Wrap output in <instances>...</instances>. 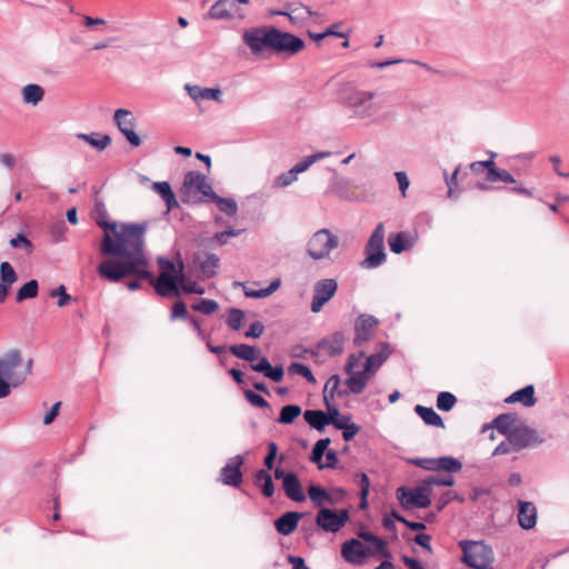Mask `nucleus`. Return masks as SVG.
I'll return each instance as SVG.
<instances>
[{
    "instance_id": "nucleus-1",
    "label": "nucleus",
    "mask_w": 569,
    "mask_h": 569,
    "mask_svg": "<svg viewBox=\"0 0 569 569\" xmlns=\"http://www.w3.org/2000/svg\"><path fill=\"white\" fill-rule=\"evenodd\" d=\"M96 221L103 230L100 251L107 257L98 267L99 274L111 282L134 277L127 287L130 291L138 290L142 280V226L110 221L100 211Z\"/></svg>"
},
{
    "instance_id": "nucleus-2",
    "label": "nucleus",
    "mask_w": 569,
    "mask_h": 569,
    "mask_svg": "<svg viewBox=\"0 0 569 569\" xmlns=\"http://www.w3.org/2000/svg\"><path fill=\"white\" fill-rule=\"evenodd\" d=\"M242 41L253 56L269 51L276 56L293 57L306 47L301 38L272 26L246 29L242 33Z\"/></svg>"
},
{
    "instance_id": "nucleus-3",
    "label": "nucleus",
    "mask_w": 569,
    "mask_h": 569,
    "mask_svg": "<svg viewBox=\"0 0 569 569\" xmlns=\"http://www.w3.org/2000/svg\"><path fill=\"white\" fill-rule=\"evenodd\" d=\"M159 276L154 284L156 292L161 297H178L180 292L203 295L204 288L196 281L189 280L184 274L183 261L177 262L166 258H158Z\"/></svg>"
},
{
    "instance_id": "nucleus-4",
    "label": "nucleus",
    "mask_w": 569,
    "mask_h": 569,
    "mask_svg": "<svg viewBox=\"0 0 569 569\" xmlns=\"http://www.w3.org/2000/svg\"><path fill=\"white\" fill-rule=\"evenodd\" d=\"M32 370V359H23L17 349L0 356V399L24 382Z\"/></svg>"
},
{
    "instance_id": "nucleus-5",
    "label": "nucleus",
    "mask_w": 569,
    "mask_h": 569,
    "mask_svg": "<svg viewBox=\"0 0 569 569\" xmlns=\"http://www.w3.org/2000/svg\"><path fill=\"white\" fill-rule=\"evenodd\" d=\"M378 96L376 91L352 89L343 97L342 102L357 119L377 122L388 119L387 113L378 114L380 102L375 101Z\"/></svg>"
},
{
    "instance_id": "nucleus-6",
    "label": "nucleus",
    "mask_w": 569,
    "mask_h": 569,
    "mask_svg": "<svg viewBox=\"0 0 569 569\" xmlns=\"http://www.w3.org/2000/svg\"><path fill=\"white\" fill-rule=\"evenodd\" d=\"M180 196L184 203L196 204L210 200L214 191L206 174L191 170L183 177Z\"/></svg>"
},
{
    "instance_id": "nucleus-7",
    "label": "nucleus",
    "mask_w": 569,
    "mask_h": 569,
    "mask_svg": "<svg viewBox=\"0 0 569 569\" xmlns=\"http://www.w3.org/2000/svg\"><path fill=\"white\" fill-rule=\"evenodd\" d=\"M431 489L427 479H423L417 487L408 488L401 486L397 489L396 495L400 505L405 509H425L431 506Z\"/></svg>"
},
{
    "instance_id": "nucleus-8",
    "label": "nucleus",
    "mask_w": 569,
    "mask_h": 569,
    "mask_svg": "<svg viewBox=\"0 0 569 569\" xmlns=\"http://www.w3.org/2000/svg\"><path fill=\"white\" fill-rule=\"evenodd\" d=\"M385 236L386 229L382 222L378 223L369 237L365 253L366 258L361 261L360 266L365 269H376L385 263L387 254L385 251Z\"/></svg>"
},
{
    "instance_id": "nucleus-9",
    "label": "nucleus",
    "mask_w": 569,
    "mask_h": 569,
    "mask_svg": "<svg viewBox=\"0 0 569 569\" xmlns=\"http://www.w3.org/2000/svg\"><path fill=\"white\" fill-rule=\"evenodd\" d=\"M339 246V238L329 229L316 231L307 242L308 256L318 261L329 259L333 249Z\"/></svg>"
},
{
    "instance_id": "nucleus-10",
    "label": "nucleus",
    "mask_w": 569,
    "mask_h": 569,
    "mask_svg": "<svg viewBox=\"0 0 569 569\" xmlns=\"http://www.w3.org/2000/svg\"><path fill=\"white\" fill-rule=\"evenodd\" d=\"M463 562L473 569H489L493 556L492 550L482 541L461 542Z\"/></svg>"
},
{
    "instance_id": "nucleus-11",
    "label": "nucleus",
    "mask_w": 569,
    "mask_h": 569,
    "mask_svg": "<svg viewBox=\"0 0 569 569\" xmlns=\"http://www.w3.org/2000/svg\"><path fill=\"white\" fill-rule=\"evenodd\" d=\"M331 156L330 151H320L307 156L303 160L297 162L290 170L277 176L272 182L276 189L287 188L298 180V174L307 171L313 163Z\"/></svg>"
},
{
    "instance_id": "nucleus-12",
    "label": "nucleus",
    "mask_w": 569,
    "mask_h": 569,
    "mask_svg": "<svg viewBox=\"0 0 569 569\" xmlns=\"http://www.w3.org/2000/svg\"><path fill=\"white\" fill-rule=\"evenodd\" d=\"M349 520V512L346 509L333 510L329 508L319 509L316 516V525L326 532H338Z\"/></svg>"
},
{
    "instance_id": "nucleus-13",
    "label": "nucleus",
    "mask_w": 569,
    "mask_h": 569,
    "mask_svg": "<svg viewBox=\"0 0 569 569\" xmlns=\"http://www.w3.org/2000/svg\"><path fill=\"white\" fill-rule=\"evenodd\" d=\"M338 290V282L332 278L321 279L315 283L313 296L310 309L313 313L322 310L323 306L329 302Z\"/></svg>"
},
{
    "instance_id": "nucleus-14",
    "label": "nucleus",
    "mask_w": 569,
    "mask_h": 569,
    "mask_svg": "<svg viewBox=\"0 0 569 569\" xmlns=\"http://www.w3.org/2000/svg\"><path fill=\"white\" fill-rule=\"evenodd\" d=\"M114 122L120 132L126 137L129 143L139 147L141 143L139 134L136 132L137 120L131 111L127 109H118L114 112Z\"/></svg>"
},
{
    "instance_id": "nucleus-15",
    "label": "nucleus",
    "mask_w": 569,
    "mask_h": 569,
    "mask_svg": "<svg viewBox=\"0 0 569 569\" xmlns=\"http://www.w3.org/2000/svg\"><path fill=\"white\" fill-rule=\"evenodd\" d=\"M510 438L517 451L536 447L543 442L537 430L526 425L516 426L510 433Z\"/></svg>"
},
{
    "instance_id": "nucleus-16",
    "label": "nucleus",
    "mask_w": 569,
    "mask_h": 569,
    "mask_svg": "<svg viewBox=\"0 0 569 569\" xmlns=\"http://www.w3.org/2000/svg\"><path fill=\"white\" fill-rule=\"evenodd\" d=\"M244 459L241 455H237L228 460L220 471V481L226 486L238 488L242 482L241 466Z\"/></svg>"
},
{
    "instance_id": "nucleus-17",
    "label": "nucleus",
    "mask_w": 569,
    "mask_h": 569,
    "mask_svg": "<svg viewBox=\"0 0 569 569\" xmlns=\"http://www.w3.org/2000/svg\"><path fill=\"white\" fill-rule=\"evenodd\" d=\"M371 555V549L366 548L358 539H350L342 543L341 556L351 565H361Z\"/></svg>"
},
{
    "instance_id": "nucleus-18",
    "label": "nucleus",
    "mask_w": 569,
    "mask_h": 569,
    "mask_svg": "<svg viewBox=\"0 0 569 569\" xmlns=\"http://www.w3.org/2000/svg\"><path fill=\"white\" fill-rule=\"evenodd\" d=\"M378 325V320L370 315H361L355 322V339L353 343L357 347L362 346L367 342L373 333L375 328Z\"/></svg>"
},
{
    "instance_id": "nucleus-19",
    "label": "nucleus",
    "mask_w": 569,
    "mask_h": 569,
    "mask_svg": "<svg viewBox=\"0 0 569 569\" xmlns=\"http://www.w3.org/2000/svg\"><path fill=\"white\" fill-rule=\"evenodd\" d=\"M416 242L417 236L408 231L390 234L388 239L390 250L397 254L412 249Z\"/></svg>"
},
{
    "instance_id": "nucleus-20",
    "label": "nucleus",
    "mask_w": 569,
    "mask_h": 569,
    "mask_svg": "<svg viewBox=\"0 0 569 569\" xmlns=\"http://www.w3.org/2000/svg\"><path fill=\"white\" fill-rule=\"evenodd\" d=\"M518 523L525 530H530L537 525V508L532 502L518 501Z\"/></svg>"
},
{
    "instance_id": "nucleus-21",
    "label": "nucleus",
    "mask_w": 569,
    "mask_h": 569,
    "mask_svg": "<svg viewBox=\"0 0 569 569\" xmlns=\"http://www.w3.org/2000/svg\"><path fill=\"white\" fill-rule=\"evenodd\" d=\"M150 188L163 200L166 204V213L179 208V202L168 181L152 182Z\"/></svg>"
},
{
    "instance_id": "nucleus-22",
    "label": "nucleus",
    "mask_w": 569,
    "mask_h": 569,
    "mask_svg": "<svg viewBox=\"0 0 569 569\" xmlns=\"http://www.w3.org/2000/svg\"><path fill=\"white\" fill-rule=\"evenodd\" d=\"M18 280V276L8 261L0 263V303H2L11 289Z\"/></svg>"
},
{
    "instance_id": "nucleus-23",
    "label": "nucleus",
    "mask_w": 569,
    "mask_h": 569,
    "mask_svg": "<svg viewBox=\"0 0 569 569\" xmlns=\"http://www.w3.org/2000/svg\"><path fill=\"white\" fill-rule=\"evenodd\" d=\"M204 278H212L219 268V257L214 253H197L193 258Z\"/></svg>"
},
{
    "instance_id": "nucleus-24",
    "label": "nucleus",
    "mask_w": 569,
    "mask_h": 569,
    "mask_svg": "<svg viewBox=\"0 0 569 569\" xmlns=\"http://www.w3.org/2000/svg\"><path fill=\"white\" fill-rule=\"evenodd\" d=\"M302 516V513L297 511L284 512L274 521V528L280 535L289 536L297 529Z\"/></svg>"
},
{
    "instance_id": "nucleus-25",
    "label": "nucleus",
    "mask_w": 569,
    "mask_h": 569,
    "mask_svg": "<svg viewBox=\"0 0 569 569\" xmlns=\"http://www.w3.org/2000/svg\"><path fill=\"white\" fill-rule=\"evenodd\" d=\"M184 90L196 102H199L200 100H213L220 102L222 97L219 88H201L199 86L187 83L184 86Z\"/></svg>"
},
{
    "instance_id": "nucleus-26",
    "label": "nucleus",
    "mask_w": 569,
    "mask_h": 569,
    "mask_svg": "<svg viewBox=\"0 0 569 569\" xmlns=\"http://www.w3.org/2000/svg\"><path fill=\"white\" fill-rule=\"evenodd\" d=\"M345 341L343 333L336 331L329 337L322 339L319 342L318 348L329 356H338L343 351Z\"/></svg>"
},
{
    "instance_id": "nucleus-27",
    "label": "nucleus",
    "mask_w": 569,
    "mask_h": 569,
    "mask_svg": "<svg viewBox=\"0 0 569 569\" xmlns=\"http://www.w3.org/2000/svg\"><path fill=\"white\" fill-rule=\"evenodd\" d=\"M286 496L295 502H302L306 500L302 486L299 478L293 472H288L282 485Z\"/></svg>"
},
{
    "instance_id": "nucleus-28",
    "label": "nucleus",
    "mask_w": 569,
    "mask_h": 569,
    "mask_svg": "<svg viewBox=\"0 0 569 569\" xmlns=\"http://www.w3.org/2000/svg\"><path fill=\"white\" fill-rule=\"evenodd\" d=\"M250 367L274 382H280L283 379L282 366L272 367L266 357H261L257 363H251Z\"/></svg>"
},
{
    "instance_id": "nucleus-29",
    "label": "nucleus",
    "mask_w": 569,
    "mask_h": 569,
    "mask_svg": "<svg viewBox=\"0 0 569 569\" xmlns=\"http://www.w3.org/2000/svg\"><path fill=\"white\" fill-rule=\"evenodd\" d=\"M238 8L234 7V0H218L209 10V16L217 20L232 19Z\"/></svg>"
},
{
    "instance_id": "nucleus-30",
    "label": "nucleus",
    "mask_w": 569,
    "mask_h": 569,
    "mask_svg": "<svg viewBox=\"0 0 569 569\" xmlns=\"http://www.w3.org/2000/svg\"><path fill=\"white\" fill-rule=\"evenodd\" d=\"M347 375L349 376L348 379L346 380V385L348 387V395H360L365 390L371 377V375L365 369L361 371H351L350 373Z\"/></svg>"
},
{
    "instance_id": "nucleus-31",
    "label": "nucleus",
    "mask_w": 569,
    "mask_h": 569,
    "mask_svg": "<svg viewBox=\"0 0 569 569\" xmlns=\"http://www.w3.org/2000/svg\"><path fill=\"white\" fill-rule=\"evenodd\" d=\"M308 496L316 507L325 508L326 505L333 506L337 499L319 485H311L308 488Z\"/></svg>"
},
{
    "instance_id": "nucleus-32",
    "label": "nucleus",
    "mask_w": 569,
    "mask_h": 569,
    "mask_svg": "<svg viewBox=\"0 0 569 569\" xmlns=\"http://www.w3.org/2000/svg\"><path fill=\"white\" fill-rule=\"evenodd\" d=\"M21 97L24 104L36 107L42 101L44 90L37 83H29L21 88Z\"/></svg>"
},
{
    "instance_id": "nucleus-33",
    "label": "nucleus",
    "mask_w": 569,
    "mask_h": 569,
    "mask_svg": "<svg viewBox=\"0 0 569 569\" xmlns=\"http://www.w3.org/2000/svg\"><path fill=\"white\" fill-rule=\"evenodd\" d=\"M507 403L520 402L525 407H532L536 405L537 399L535 397V388L532 385L526 386L525 388L515 391L507 399Z\"/></svg>"
},
{
    "instance_id": "nucleus-34",
    "label": "nucleus",
    "mask_w": 569,
    "mask_h": 569,
    "mask_svg": "<svg viewBox=\"0 0 569 569\" xmlns=\"http://www.w3.org/2000/svg\"><path fill=\"white\" fill-rule=\"evenodd\" d=\"M340 377L338 375L331 376L323 388V401L326 406H329V403H332L335 396L345 397L348 395L347 390L339 389L340 386Z\"/></svg>"
},
{
    "instance_id": "nucleus-35",
    "label": "nucleus",
    "mask_w": 569,
    "mask_h": 569,
    "mask_svg": "<svg viewBox=\"0 0 569 569\" xmlns=\"http://www.w3.org/2000/svg\"><path fill=\"white\" fill-rule=\"evenodd\" d=\"M359 538H361L366 542V545H365L366 548L371 549V555L378 553L383 557L390 556L389 551L386 548V542L381 538L375 536L371 532H367V531H361L359 533Z\"/></svg>"
},
{
    "instance_id": "nucleus-36",
    "label": "nucleus",
    "mask_w": 569,
    "mask_h": 569,
    "mask_svg": "<svg viewBox=\"0 0 569 569\" xmlns=\"http://www.w3.org/2000/svg\"><path fill=\"white\" fill-rule=\"evenodd\" d=\"M389 356L390 350L388 345H381V349L379 352L370 355L366 359L363 369L368 371L370 375H372L382 366V363L388 359Z\"/></svg>"
},
{
    "instance_id": "nucleus-37",
    "label": "nucleus",
    "mask_w": 569,
    "mask_h": 569,
    "mask_svg": "<svg viewBox=\"0 0 569 569\" xmlns=\"http://www.w3.org/2000/svg\"><path fill=\"white\" fill-rule=\"evenodd\" d=\"M415 412L423 420L428 426L445 428L442 418L431 408L417 405Z\"/></svg>"
},
{
    "instance_id": "nucleus-38",
    "label": "nucleus",
    "mask_w": 569,
    "mask_h": 569,
    "mask_svg": "<svg viewBox=\"0 0 569 569\" xmlns=\"http://www.w3.org/2000/svg\"><path fill=\"white\" fill-rule=\"evenodd\" d=\"M254 485L259 487L264 497L270 498L274 493V485L272 481L271 475L264 470L260 469L254 475Z\"/></svg>"
},
{
    "instance_id": "nucleus-39",
    "label": "nucleus",
    "mask_w": 569,
    "mask_h": 569,
    "mask_svg": "<svg viewBox=\"0 0 569 569\" xmlns=\"http://www.w3.org/2000/svg\"><path fill=\"white\" fill-rule=\"evenodd\" d=\"M77 138L86 141L94 149L102 151L111 143V138L108 134L92 132V133H78Z\"/></svg>"
},
{
    "instance_id": "nucleus-40",
    "label": "nucleus",
    "mask_w": 569,
    "mask_h": 569,
    "mask_svg": "<svg viewBox=\"0 0 569 569\" xmlns=\"http://www.w3.org/2000/svg\"><path fill=\"white\" fill-rule=\"evenodd\" d=\"M305 420L318 431H322L329 425V418L322 410H306L303 412Z\"/></svg>"
},
{
    "instance_id": "nucleus-41",
    "label": "nucleus",
    "mask_w": 569,
    "mask_h": 569,
    "mask_svg": "<svg viewBox=\"0 0 569 569\" xmlns=\"http://www.w3.org/2000/svg\"><path fill=\"white\" fill-rule=\"evenodd\" d=\"M230 352L239 359L253 362L259 358V350L256 347L239 343L229 348Z\"/></svg>"
},
{
    "instance_id": "nucleus-42",
    "label": "nucleus",
    "mask_w": 569,
    "mask_h": 569,
    "mask_svg": "<svg viewBox=\"0 0 569 569\" xmlns=\"http://www.w3.org/2000/svg\"><path fill=\"white\" fill-rule=\"evenodd\" d=\"M516 417L509 413L499 415L492 421V427L496 428L501 435L509 437L513 431Z\"/></svg>"
},
{
    "instance_id": "nucleus-43",
    "label": "nucleus",
    "mask_w": 569,
    "mask_h": 569,
    "mask_svg": "<svg viewBox=\"0 0 569 569\" xmlns=\"http://www.w3.org/2000/svg\"><path fill=\"white\" fill-rule=\"evenodd\" d=\"M313 14L317 13L313 12L309 7H306L302 3H296L290 10L289 20L291 23L299 26L306 22Z\"/></svg>"
},
{
    "instance_id": "nucleus-44",
    "label": "nucleus",
    "mask_w": 569,
    "mask_h": 569,
    "mask_svg": "<svg viewBox=\"0 0 569 569\" xmlns=\"http://www.w3.org/2000/svg\"><path fill=\"white\" fill-rule=\"evenodd\" d=\"M209 201L214 202L220 211L230 217L237 214L238 204L232 198H222L214 192V196Z\"/></svg>"
},
{
    "instance_id": "nucleus-45",
    "label": "nucleus",
    "mask_w": 569,
    "mask_h": 569,
    "mask_svg": "<svg viewBox=\"0 0 569 569\" xmlns=\"http://www.w3.org/2000/svg\"><path fill=\"white\" fill-rule=\"evenodd\" d=\"M330 442L331 441L329 438H323V439L318 440L312 448L310 460L312 462L317 463L319 469L325 468L322 458H323V455L327 452V448L330 445Z\"/></svg>"
},
{
    "instance_id": "nucleus-46",
    "label": "nucleus",
    "mask_w": 569,
    "mask_h": 569,
    "mask_svg": "<svg viewBox=\"0 0 569 569\" xmlns=\"http://www.w3.org/2000/svg\"><path fill=\"white\" fill-rule=\"evenodd\" d=\"M462 469V462L455 457L437 458V471L459 472Z\"/></svg>"
},
{
    "instance_id": "nucleus-47",
    "label": "nucleus",
    "mask_w": 569,
    "mask_h": 569,
    "mask_svg": "<svg viewBox=\"0 0 569 569\" xmlns=\"http://www.w3.org/2000/svg\"><path fill=\"white\" fill-rule=\"evenodd\" d=\"M300 415L301 408L298 405H287L282 407L277 421L282 425H289L292 423Z\"/></svg>"
},
{
    "instance_id": "nucleus-48",
    "label": "nucleus",
    "mask_w": 569,
    "mask_h": 569,
    "mask_svg": "<svg viewBox=\"0 0 569 569\" xmlns=\"http://www.w3.org/2000/svg\"><path fill=\"white\" fill-rule=\"evenodd\" d=\"M38 293V282L36 280H30L23 286L20 287V289L17 292L16 299L17 301H23L26 299L34 298Z\"/></svg>"
},
{
    "instance_id": "nucleus-49",
    "label": "nucleus",
    "mask_w": 569,
    "mask_h": 569,
    "mask_svg": "<svg viewBox=\"0 0 569 569\" xmlns=\"http://www.w3.org/2000/svg\"><path fill=\"white\" fill-rule=\"evenodd\" d=\"M244 319V312L238 308H230L228 310L227 325L232 330H239Z\"/></svg>"
},
{
    "instance_id": "nucleus-50",
    "label": "nucleus",
    "mask_w": 569,
    "mask_h": 569,
    "mask_svg": "<svg viewBox=\"0 0 569 569\" xmlns=\"http://www.w3.org/2000/svg\"><path fill=\"white\" fill-rule=\"evenodd\" d=\"M457 402L455 395L448 391H442L437 397V407L439 410L449 411Z\"/></svg>"
},
{
    "instance_id": "nucleus-51",
    "label": "nucleus",
    "mask_w": 569,
    "mask_h": 569,
    "mask_svg": "<svg viewBox=\"0 0 569 569\" xmlns=\"http://www.w3.org/2000/svg\"><path fill=\"white\" fill-rule=\"evenodd\" d=\"M426 479L429 482L431 489H433V486L452 487L456 483L455 478L451 475H432L427 477Z\"/></svg>"
},
{
    "instance_id": "nucleus-52",
    "label": "nucleus",
    "mask_w": 569,
    "mask_h": 569,
    "mask_svg": "<svg viewBox=\"0 0 569 569\" xmlns=\"http://www.w3.org/2000/svg\"><path fill=\"white\" fill-rule=\"evenodd\" d=\"M219 305L211 299H201L198 303L192 305V309L194 311L201 312L203 315H211L217 311Z\"/></svg>"
},
{
    "instance_id": "nucleus-53",
    "label": "nucleus",
    "mask_w": 569,
    "mask_h": 569,
    "mask_svg": "<svg viewBox=\"0 0 569 569\" xmlns=\"http://www.w3.org/2000/svg\"><path fill=\"white\" fill-rule=\"evenodd\" d=\"M288 370L291 373L302 376L311 383H316V381H317L315 376L312 375L311 370L302 363L293 362L289 366Z\"/></svg>"
},
{
    "instance_id": "nucleus-54",
    "label": "nucleus",
    "mask_w": 569,
    "mask_h": 569,
    "mask_svg": "<svg viewBox=\"0 0 569 569\" xmlns=\"http://www.w3.org/2000/svg\"><path fill=\"white\" fill-rule=\"evenodd\" d=\"M244 397H246L247 401L254 407H258V408H268L269 407L268 401L262 396H260L251 390H246Z\"/></svg>"
},
{
    "instance_id": "nucleus-55",
    "label": "nucleus",
    "mask_w": 569,
    "mask_h": 569,
    "mask_svg": "<svg viewBox=\"0 0 569 569\" xmlns=\"http://www.w3.org/2000/svg\"><path fill=\"white\" fill-rule=\"evenodd\" d=\"M510 452H518L516 447L511 442L510 436L507 437L506 441L500 442L493 450L492 456L508 455Z\"/></svg>"
},
{
    "instance_id": "nucleus-56",
    "label": "nucleus",
    "mask_w": 569,
    "mask_h": 569,
    "mask_svg": "<svg viewBox=\"0 0 569 569\" xmlns=\"http://www.w3.org/2000/svg\"><path fill=\"white\" fill-rule=\"evenodd\" d=\"M410 462L425 470L437 471V458H417Z\"/></svg>"
},
{
    "instance_id": "nucleus-57",
    "label": "nucleus",
    "mask_w": 569,
    "mask_h": 569,
    "mask_svg": "<svg viewBox=\"0 0 569 569\" xmlns=\"http://www.w3.org/2000/svg\"><path fill=\"white\" fill-rule=\"evenodd\" d=\"M241 233V230L229 229L222 232H217L212 240L216 241L219 246L226 244L230 237H237Z\"/></svg>"
},
{
    "instance_id": "nucleus-58",
    "label": "nucleus",
    "mask_w": 569,
    "mask_h": 569,
    "mask_svg": "<svg viewBox=\"0 0 569 569\" xmlns=\"http://www.w3.org/2000/svg\"><path fill=\"white\" fill-rule=\"evenodd\" d=\"M264 326L260 321H254L250 325L249 329L244 332L246 338H259L263 333Z\"/></svg>"
},
{
    "instance_id": "nucleus-59",
    "label": "nucleus",
    "mask_w": 569,
    "mask_h": 569,
    "mask_svg": "<svg viewBox=\"0 0 569 569\" xmlns=\"http://www.w3.org/2000/svg\"><path fill=\"white\" fill-rule=\"evenodd\" d=\"M51 296L59 297L58 306L64 307L71 301V296L66 292L64 286L58 287L56 290L51 291Z\"/></svg>"
},
{
    "instance_id": "nucleus-60",
    "label": "nucleus",
    "mask_w": 569,
    "mask_h": 569,
    "mask_svg": "<svg viewBox=\"0 0 569 569\" xmlns=\"http://www.w3.org/2000/svg\"><path fill=\"white\" fill-rule=\"evenodd\" d=\"M395 177L397 179L399 190H400L401 194L405 197L406 192L409 188V184H410L409 178L405 171L395 172Z\"/></svg>"
},
{
    "instance_id": "nucleus-61",
    "label": "nucleus",
    "mask_w": 569,
    "mask_h": 569,
    "mask_svg": "<svg viewBox=\"0 0 569 569\" xmlns=\"http://www.w3.org/2000/svg\"><path fill=\"white\" fill-rule=\"evenodd\" d=\"M278 447L274 442L268 445V455L264 458V466L268 470L273 468L274 459L277 457Z\"/></svg>"
},
{
    "instance_id": "nucleus-62",
    "label": "nucleus",
    "mask_w": 569,
    "mask_h": 569,
    "mask_svg": "<svg viewBox=\"0 0 569 569\" xmlns=\"http://www.w3.org/2000/svg\"><path fill=\"white\" fill-rule=\"evenodd\" d=\"M365 357V352L360 351L358 355H350L348 361L346 363V373H350L355 371V369L359 366L361 359Z\"/></svg>"
},
{
    "instance_id": "nucleus-63",
    "label": "nucleus",
    "mask_w": 569,
    "mask_h": 569,
    "mask_svg": "<svg viewBox=\"0 0 569 569\" xmlns=\"http://www.w3.org/2000/svg\"><path fill=\"white\" fill-rule=\"evenodd\" d=\"M10 244L13 248H24L28 251L32 250V243L23 234H18L17 237L12 238L10 240Z\"/></svg>"
},
{
    "instance_id": "nucleus-64",
    "label": "nucleus",
    "mask_w": 569,
    "mask_h": 569,
    "mask_svg": "<svg viewBox=\"0 0 569 569\" xmlns=\"http://www.w3.org/2000/svg\"><path fill=\"white\" fill-rule=\"evenodd\" d=\"M186 317H187L186 303L181 300L176 301L172 306L171 318L177 319V318H186Z\"/></svg>"
}]
</instances>
